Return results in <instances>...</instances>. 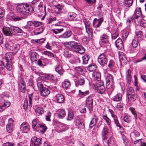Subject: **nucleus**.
<instances>
[{
	"mask_svg": "<svg viewBox=\"0 0 146 146\" xmlns=\"http://www.w3.org/2000/svg\"><path fill=\"white\" fill-rule=\"evenodd\" d=\"M75 52L82 54L85 52L84 48L79 43L76 42L74 50Z\"/></svg>",
	"mask_w": 146,
	"mask_h": 146,
	"instance_id": "0eeeda50",
	"label": "nucleus"
},
{
	"mask_svg": "<svg viewBox=\"0 0 146 146\" xmlns=\"http://www.w3.org/2000/svg\"><path fill=\"white\" fill-rule=\"evenodd\" d=\"M94 85L98 93L102 94L105 92V88L104 83H96V84H94Z\"/></svg>",
	"mask_w": 146,
	"mask_h": 146,
	"instance_id": "20e7f679",
	"label": "nucleus"
},
{
	"mask_svg": "<svg viewBox=\"0 0 146 146\" xmlns=\"http://www.w3.org/2000/svg\"><path fill=\"white\" fill-rule=\"evenodd\" d=\"M55 70L60 75H63V71L62 70V66L60 65H58L56 68Z\"/></svg>",
	"mask_w": 146,
	"mask_h": 146,
	"instance_id": "2f4dec72",
	"label": "nucleus"
},
{
	"mask_svg": "<svg viewBox=\"0 0 146 146\" xmlns=\"http://www.w3.org/2000/svg\"><path fill=\"white\" fill-rule=\"evenodd\" d=\"M11 28H12V30L15 33H23L22 29L18 27L13 26L11 27Z\"/></svg>",
	"mask_w": 146,
	"mask_h": 146,
	"instance_id": "bb28decb",
	"label": "nucleus"
},
{
	"mask_svg": "<svg viewBox=\"0 0 146 146\" xmlns=\"http://www.w3.org/2000/svg\"><path fill=\"white\" fill-rule=\"evenodd\" d=\"M37 54L35 52H33L31 53V59L33 62L36 61V60Z\"/></svg>",
	"mask_w": 146,
	"mask_h": 146,
	"instance_id": "7c9ffc66",
	"label": "nucleus"
},
{
	"mask_svg": "<svg viewBox=\"0 0 146 146\" xmlns=\"http://www.w3.org/2000/svg\"><path fill=\"white\" fill-rule=\"evenodd\" d=\"M133 0H126L125 1V5L127 7H129L132 5Z\"/></svg>",
	"mask_w": 146,
	"mask_h": 146,
	"instance_id": "49530a36",
	"label": "nucleus"
},
{
	"mask_svg": "<svg viewBox=\"0 0 146 146\" xmlns=\"http://www.w3.org/2000/svg\"><path fill=\"white\" fill-rule=\"evenodd\" d=\"M140 25L144 27H146V20L144 19L141 20L140 22Z\"/></svg>",
	"mask_w": 146,
	"mask_h": 146,
	"instance_id": "338daca9",
	"label": "nucleus"
},
{
	"mask_svg": "<svg viewBox=\"0 0 146 146\" xmlns=\"http://www.w3.org/2000/svg\"><path fill=\"white\" fill-rule=\"evenodd\" d=\"M41 138H37L34 136L31 138V141L33 143L30 144V146H39L42 143Z\"/></svg>",
	"mask_w": 146,
	"mask_h": 146,
	"instance_id": "423d86ee",
	"label": "nucleus"
},
{
	"mask_svg": "<svg viewBox=\"0 0 146 146\" xmlns=\"http://www.w3.org/2000/svg\"><path fill=\"white\" fill-rule=\"evenodd\" d=\"M57 102L59 103L63 102L65 100L64 96L61 94H58L55 96Z\"/></svg>",
	"mask_w": 146,
	"mask_h": 146,
	"instance_id": "f3484780",
	"label": "nucleus"
},
{
	"mask_svg": "<svg viewBox=\"0 0 146 146\" xmlns=\"http://www.w3.org/2000/svg\"><path fill=\"white\" fill-rule=\"evenodd\" d=\"M131 117L129 115H126L123 118L124 121L127 123H129L131 121Z\"/></svg>",
	"mask_w": 146,
	"mask_h": 146,
	"instance_id": "3c124183",
	"label": "nucleus"
},
{
	"mask_svg": "<svg viewBox=\"0 0 146 146\" xmlns=\"http://www.w3.org/2000/svg\"><path fill=\"white\" fill-rule=\"evenodd\" d=\"M76 70L79 73H82L83 71V70L80 67H77L75 68Z\"/></svg>",
	"mask_w": 146,
	"mask_h": 146,
	"instance_id": "774afa93",
	"label": "nucleus"
},
{
	"mask_svg": "<svg viewBox=\"0 0 146 146\" xmlns=\"http://www.w3.org/2000/svg\"><path fill=\"white\" fill-rule=\"evenodd\" d=\"M66 127V125L65 124L59 123L57 124L56 130L58 132H61L65 131Z\"/></svg>",
	"mask_w": 146,
	"mask_h": 146,
	"instance_id": "f8f14e48",
	"label": "nucleus"
},
{
	"mask_svg": "<svg viewBox=\"0 0 146 146\" xmlns=\"http://www.w3.org/2000/svg\"><path fill=\"white\" fill-rule=\"evenodd\" d=\"M72 34V32L70 30L68 31L61 35L60 37L63 38H67L70 37Z\"/></svg>",
	"mask_w": 146,
	"mask_h": 146,
	"instance_id": "412c9836",
	"label": "nucleus"
},
{
	"mask_svg": "<svg viewBox=\"0 0 146 146\" xmlns=\"http://www.w3.org/2000/svg\"><path fill=\"white\" fill-rule=\"evenodd\" d=\"M43 53L44 54L48 55V56H50L52 57H53L54 56V54L48 51H44V52Z\"/></svg>",
	"mask_w": 146,
	"mask_h": 146,
	"instance_id": "052dcab7",
	"label": "nucleus"
},
{
	"mask_svg": "<svg viewBox=\"0 0 146 146\" xmlns=\"http://www.w3.org/2000/svg\"><path fill=\"white\" fill-rule=\"evenodd\" d=\"M129 110L131 111L132 114L134 115L135 119H137V114L135 109L133 107H130L129 108Z\"/></svg>",
	"mask_w": 146,
	"mask_h": 146,
	"instance_id": "79ce46f5",
	"label": "nucleus"
},
{
	"mask_svg": "<svg viewBox=\"0 0 146 146\" xmlns=\"http://www.w3.org/2000/svg\"><path fill=\"white\" fill-rule=\"evenodd\" d=\"M56 114L57 117L61 119L63 118L66 116L65 111L62 109L58 110L56 111Z\"/></svg>",
	"mask_w": 146,
	"mask_h": 146,
	"instance_id": "dca6fc26",
	"label": "nucleus"
},
{
	"mask_svg": "<svg viewBox=\"0 0 146 146\" xmlns=\"http://www.w3.org/2000/svg\"><path fill=\"white\" fill-rule=\"evenodd\" d=\"M76 43V42L74 41L65 42L64 43V45L66 47L74 50Z\"/></svg>",
	"mask_w": 146,
	"mask_h": 146,
	"instance_id": "2eb2a0df",
	"label": "nucleus"
},
{
	"mask_svg": "<svg viewBox=\"0 0 146 146\" xmlns=\"http://www.w3.org/2000/svg\"><path fill=\"white\" fill-rule=\"evenodd\" d=\"M10 102L5 100L4 98L1 99L0 101V111H3L10 105Z\"/></svg>",
	"mask_w": 146,
	"mask_h": 146,
	"instance_id": "7ed1b4c3",
	"label": "nucleus"
},
{
	"mask_svg": "<svg viewBox=\"0 0 146 146\" xmlns=\"http://www.w3.org/2000/svg\"><path fill=\"white\" fill-rule=\"evenodd\" d=\"M90 57L87 54H86L83 56L82 57L83 64H87L90 59Z\"/></svg>",
	"mask_w": 146,
	"mask_h": 146,
	"instance_id": "e433bc0d",
	"label": "nucleus"
},
{
	"mask_svg": "<svg viewBox=\"0 0 146 146\" xmlns=\"http://www.w3.org/2000/svg\"><path fill=\"white\" fill-rule=\"evenodd\" d=\"M122 95L121 94H118L113 97V100L115 102H117L121 100L122 99Z\"/></svg>",
	"mask_w": 146,
	"mask_h": 146,
	"instance_id": "b1692460",
	"label": "nucleus"
},
{
	"mask_svg": "<svg viewBox=\"0 0 146 146\" xmlns=\"http://www.w3.org/2000/svg\"><path fill=\"white\" fill-rule=\"evenodd\" d=\"M132 94H135L134 90L131 87L129 88L127 90V96Z\"/></svg>",
	"mask_w": 146,
	"mask_h": 146,
	"instance_id": "a19ab883",
	"label": "nucleus"
},
{
	"mask_svg": "<svg viewBox=\"0 0 146 146\" xmlns=\"http://www.w3.org/2000/svg\"><path fill=\"white\" fill-rule=\"evenodd\" d=\"M108 133V129L107 127H105L103 128L102 132V135H106Z\"/></svg>",
	"mask_w": 146,
	"mask_h": 146,
	"instance_id": "4d7b16f0",
	"label": "nucleus"
},
{
	"mask_svg": "<svg viewBox=\"0 0 146 146\" xmlns=\"http://www.w3.org/2000/svg\"><path fill=\"white\" fill-rule=\"evenodd\" d=\"M20 47V44H15L12 46V50L16 53L17 52Z\"/></svg>",
	"mask_w": 146,
	"mask_h": 146,
	"instance_id": "473e14b6",
	"label": "nucleus"
},
{
	"mask_svg": "<svg viewBox=\"0 0 146 146\" xmlns=\"http://www.w3.org/2000/svg\"><path fill=\"white\" fill-rule=\"evenodd\" d=\"M123 106L124 104L123 102H120L117 104L116 108L119 109L120 110H123Z\"/></svg>",
	"mask_w": 146,
	"mask_h": 146,
	"instance_id": "a18cd8bd",
	"label": "nucleus"
},
{
	"mask_svg": "<svg viewBox=\"0 0 146 146\" xmlns=\"http://www.w3.org/2000/svg\"><path fill=\"white\" fill-rule=\"evenodd\" d=\"M135 14L136 15L141 16L142 15V13L141 9L140 8H137L135 11Z\"/></svg>",
	"mask_w": 146,
	"mask_h": 146,
	"instance_id": "603ef678",
	"label": "nucleus"
},
{
	"mask_svg": "<svg viewBox=\"0 0 146 146\" xmlns=\"http://www.w3.org/2000/svg\"><path fill=\"white\" fill-rule=\"evenodd\" d=\"M115 65L114 61L113 60H111L108 63V68L111 70H113L115 68Z\"/></svg>",
	"mask_w": 146,
	"mask_h": 146,
	"instance_id": "c756f323",
	"label": "nucleus"
},
{
	"mask_svg": "<svg viewBox=\"0 0 146 146\" xmlns=\"http://www.w3.org/2000/svg\"><path fill=\"white\" fill-rule=\"evenodd\" d=\"M33 98V94H30L29 96V106L30 107H31L32 103Z\"/></svg>",
	"mask_w": 146,
	"mask_h": 146,
	"instance_id": "864d4df0",
	"label": "nucleus"
},
{
	"mask_svg": "<svg viewBox=\"0 0 146 146\" xmlns=\"http://www.w3.org/2000/svg\"><path fill=\"white\" fill-rule=\"evenodd\" d=\"M33 23L35 27H38L42 25V23L41 22L36 21H33Z\"/></svg>",
	"mask_w": 146,
	"mask_h": 146,
	"instance_id": "0e129e2a",
	"label": "nucleus"
},
{
	"mask_svg": "<svg viewBox=\"0 0 146 146\" xmlns=\"http://www.w3.org/2000/svg\"><path fill=\"white\" fill-rule=\"evenodd\" d=\"M9 62H6V65L5 64L4 67H5L7 70H11L12 69V66L11 65L9 64Z\"/></svg>",
	"mask_w": 146,
	"mask_h": 146,
	"instance_id": "6e6d98bb",
	"label": "nucleus"
},
{
	"mask_svg": "<svg viewBox=\"0 0 146 146\" xmlns=\"http://www.w3.org/2000/svg\"><path fill=\"white\" fill-rule=\"evenodd\" d=\"M70 83H62V86L63 88L67 89L69 88L70 86Z\"/></svg>",
	"mask_w": 146,
	"mask_h": 146,
	"instance_id": "bf43d9fd",
	"label": "nucleus"
},
{
	"mask_svg": "<svg viewBox=\"0 0 146 146\" xmlns=\"http://www.w3.org/2000/svg\"><path fill=\"white\" fill-rule=\"evenodd\" d=\"M79 109L80 112L82 113H85L86 112V109L84 106H80Z\"/></svg>",
	"mask_w": 146,
	"mask_h": 146,
	"instance_id": "13d9d810",
	"label": "nucleus"
},
{
	"mask_svg": "<svg viewBox=\"0 0 146 146\" xmlns=\"http://www.w3.org/2000/svg\"><path fill=\"white\" fill-rule=\"evenodd\" d=\"M2 146H15V145L13 143L7 142L6 143H4Z\"/></svg>",
	"mask_w": 146,
	"mask_h": 146,
	"instance_id": "e2e57ef3",
	"label": "nucleus"
},
{
	"mask_svg": "<svg viewBox=\"0 0 146 146\" xmlns=\"http://www.w3.org/2000/svg\"><path fill=\"white\" fill-rule=\"evenodd\" d=\"M74 117V113L72 111H69L68 113V117L67 118V120L69 121L72 120L73 119Z\"/></svg>",
	"mask_w": 146,
	"mask_h": 146,
	"instance_id": "58836bf2",
	"label": "nucleus"
},
{
	"mask_svg": "<svg viewBox=\"0 0 146 146\" xmlns=\"http://www.w3.org/2000/svg\"><path fill=\"white\" fill-rule=\"evenodd\" d=\"M12 28L10 29L8 27H4L2 29V31L4 34L6 36H12L13 33L12 31Z\"/></svg>",
	"mask_w": 146,
	"mask_h": 146,
	"instance_id": "9d476101",
	"label": "nucleus"
},
{
	"mask_svg": "<svg viewBox=\"0 0 146 146\" xmlns=\"http://www.w3.org/2000/svg\"><path fill=\"white\" fill-rule=\"evenodd\" d=\"M119 58L121 62H125L127 61V59L123 53L119 56Z\"/></svg>",
	"mask_w": 146,
	"mask_h": 146,
	"instance_id": "c03bdc74",
	"label": "nucleus"
},
{
	"mask_svg": "<svg viewBox=\"0 0 146 146\" xmlns=\"http://www.w3.org/2000/svg\"><path fill=\"white\" fill-rule=\"evenodd\" d=\"M127 98H128V100L131 102H134L135 100V94L127 96Z\"/></svg>",
	"mask_w": 146,
	"mask_h": 146,
	"instance_id": "de8ad7c7",
	"label": "nucleus"
},
{
	"mask_svg": "<svg viewBox=\"0 0 146 146\" xmlns=\"http://www.w3.org/2000/svg\"><path fill=\"white\" fill-rule=\"evenodd\" d=\"M5 62L3 60L0 61V74H4V65Z\"/></svg>",
	"mask_w": 146,
	"mask_h": 146,
	"instance_id": "cd10ccee",
	"label": "nucleus"
},
{
	"mask_svg": "<svg viewBox=\"0 0 146 146\" xmlns=\"http://www.w3.org/2000/svg\"><path fill=\"white\" fill-rule=\"evenodd\" d=\"M32 128L36 131H38L39 130V124L37 123V120L36 119H34L32 121Z\"/></svg>",
	"mask_w": 146,
	"mask_h": 146,
	"instance_id": "6ab92c4d",
	"label": "nucleus"
},
{
	"mask_svg": "<svg viewBox=\"0 0 146 146\" xmlns=\"http://www.w3.org/2000/svg\"><path fill=\"white\" fill-rule=\"evenodd\" d=\"M20 128L23 132L27 133L30 130L29 125L27 123L24 122L21 125Z\"/></svg>",
	"mask_w": 146,
	"mask_h": 146,
	"instance_id": "6e6552de",
	"label": "nucleus"
},
{
	"mask_svg": "<svg viewBox=\"0 0 146 146\" xmlns=\"http://www.w3.org/2000/svg\"><path fill=\"white\" fill-rule=\"evenodd\" d=\"M37 85L42 96L44 97L49 94L50 91L48 89L44 87L42 83H37Z\"/></svg>",
	"mask_w": 146,
	"mask_h": 146,
	"instance_id": "f03ea898",
	"label": "nucleus"
},
{
	"mask_svg": "<svg viewBox=\"0 0 146 146\" xmlns=\"http://www.w3.org/2000/svg\"><path fill=\"white\" fill-rule=\"evenodd\" d=\"M112 117L113 118L114 123L117 127H119V129H121L122 127L119 123L117 116L115 115Z\"/></svg>",
	"mask_w": 146,
	"mask_h": 146,
	"instance_id": "a878e982",
	"label": "nucleus"
},
{
	"mask_svg": "<svg viewBox=\"0 0 146 146\" xmlns=\"http://www.w3.org/2000/svg\"><path fill=\"white\" fill-rule=\"evenodd\" d=\"M95 79L97 81H99L101 79V74L98 72H96L94 75Z\"/></svg>",
	"mask_w": 146,
	"mask_h": 146,
	"instance_id": "09e8293b",
	"label": "nucleus"
},
{
	"mask_svg": "<svg viewBox=\"0 0 146 146\" xmlns=\"http://www.w3.org/2000/svg\"><path fill=\"white\" fill-rule=\"evenodd\" d=\"M17 11L22 15H27L33 13L34 11L33 7L27 4H21L17 7Z\"/></svg>",
	"mask_w": 146,
	"mask_h": 146,
	"instance_id": "f257e3e1",
	"label": "nucleus"
},
{
	"mask_svg": "<svg viewBox=\"0 0 146 146\" xmlns=\"http://www.w3.org/2000/svg\"><path fill=\"white\" fill-rule=\"evenodd\" d=\"M77 15L73 12H70L68 14V18L70 21H75L76 20Z\"/></svg>",
	"mask_w": 146,
	"mask_h": 146,
	"instance_id": "a211bd4d",
	"label": "nucleus"
},
{
	"mask_svg": "<svg viewBox=\"0 0 146 146\" xmlns=\"http://www.w3.org/2000/svg\"><path fill=\"white\" fill-rule=\"evenodd\" d=\"M13 125L7 124L6 126V129L7 131L9 133H11L13 131Z\"/></svg>",
	"mask_w": 146,
	"mask_h": 146,
	"instance_id": "8fccbe9b",
	"label": "nucleus"
},
{
	"mask_svg": "<svg viewBox=\"0 0 146 146\" xmlns=\"http://www.w3.org/2000/svg\"><path fill=\"white\" fill-rule=\"evenodd\" d=\"M106 86L108 89H110L111 90H113V83H106Z\"/></svg>",
	"mask_w": 146,
	"mask_h": 146,
	"instance_id": "37998d69",
	"label": "nucleus"
},
{
	"mask_svg": "<svg viewBox=\"0 0 146 146\" xmlns=\"http://www.w3.org/2000/svg\"><path fill=\"white\" fill-rule=\"evenodd\" d=\"M39 128H40L42 130H40V132L42 133H44L46 131L47 129V127L45 125L44 123L40 124H39Z\"/></svg>",
	"mask_w": 146,
	"mask_h": 146,
	"instance_id": "c85d7f7f",
	"label": "nucleus"
},
{
	"mask_svg": "<svg viewBox=\"0 0 146 146\" xmlns=\"http://www.w3.org/2000/svg\"><path fill=\"white\" fill-rule=\"evenodd\" d=\"M101 40L103 43H108L109 42V36L106 34H103L101 37Z\"/></svg>",
	"mask_w": 146,
	"mask_h": 146,
	"instance_id": "5701e85b",
	"label": "nucleus"
},
{
	"mask_svg": "<svg viewBox=\"0 0 146 146\" xmlns=\"http://www.w3.org/2000/svg\"><path fill=\"white\" fill-rule=\"evenodd\" d=\"M98 120V118L97 117L94 115L90 122L89 125L90 127L91 128H92L96 124Z\"/></svg>",
	"mask_w": 146,
	"mask_h": 146,
	"instance_id": "aec40b11",
	"label": "nucleus"
},
{
	"mask_svg": "<svg viewBox=\"0 0 146 146\" xmlns=\"http://www.w3.org/2000/svg\"><path fill=\"white\" fill-rule=\"evenodd\" d=\"M116 47L119 50H122L124 48V45L121 39L118 38L115 42Z\"/></svg>",
	"mask_w": 146,
	"mask_h": 146,
	"instance_id": "9b49d317",
	"label": "nucleus"
},
{
	"mask_svg": "<svg viewBox=\"0 0 146 146\" xmlns=\"http://www.w3.org/2000/svg\"><path fill=\"white\" fill-rule=\"evenodd\" d=\"M126 77L128 82L131 81V72L130 70H128L126 73Z\"/></svg>",
	"mask_w": 146,
	"mask_h": 146,
	"instance_id": "72a5a7b5",
	"label": "nucleus"
},
{
	"mask_svg": "<svg viewBox=\"0 0 146 146\" xmlns=\"http://www.w3.org/2000/svg\"><path fill=\"white\" fill-rule=\"evenodd\" d=\"M14 54L12 52H8L5 54V58H3V61L4 62L5 61L6 62H10V61H11L13 59Z\"/></svg>",
	"mask_w": 146,
	"mask_h": 146,
	"instance_id": "1a4fd4ad",
	"label": "nucleus"
},
{
	"mask_svg": "<svg viewBox=\"0 0 146 146\" xmlns=\"http://www.w3.org/2000/svg\"><path fill=\"white\" fill-rule=\"evenodd\" d=\"M86 102V105L88 108L89 110H92L93 107V100L92 97L91 96L88 97L87 98Z\"/></svg>",
	"mask_w": 146,
	"mask_h": 146,
	"instance_id": "4468645a",
	"label": "nucleus"
},
{
	"mask_svg": "<svg viewBox=\"0 0 146 146\" xmlns=\"http://www.w3.org/2000/svg\"><path fill=\"white\" fill-rule=\"evenodd\" d=\"M12 19L15 21H19L23 19V17L17 16H13L12 17Z\"/></svg>",
	"mask_w": 146,
	"mask_h": 146,
	"instance_id": "5fc2aeb1",
	"label": "nucleus"
},
{
	"mask_svg": "<svg viewBox=\"0 0 146 146\" xmlns=\"http://www.w3.org/2000/svg\"><path fill=\"white\" fill-rule=\"evenodd\" d=\"M97 66L96 64L92 63L89 65L87 68V69L90 72H92L95 71L96 69Z\"/></svg>",
	"mask_w": 146,
	"mask_h": 146,
	"instance_id": "393cba45",
	"label": "nucleus"
},
{
	"mask_svg": "<svg viewBox=\"0 0 146 146\" xmlns=\"http://www.w3.org/2000/svg\"><path fill=\"white\" fill-rule=\"evenodd\" d=\"M106 80V82H113V77L110 74H108L107 75Z\"/></svg>",
	"mask_w": 146,
	"mask_h": 146,
	"instance_id": "4c0bfd02",
	"label": "nucleus"
},
{
	"mask_svg": "<svg viewBox=\"0 0 146 146\" xmlns=\"http://www.w3.org/2000/svg\"><path fill=\"white\" fill-rule=\"evenodd\" d=\"M103 119L105 120L108 125H110L111 123V121L110 119L107 117L106 115H103Z\"/></svg>",
	"mask_w": 146,
	"mask_h": 146,
	"instance_id": "ea45409f",
	"label": "nucleus"
},
{
	"mask_svg": "<svg viewBox=\"0 0 146 146\" xmlns=\"http://www.w3.org/2000/svg\"><path fill=\"white\" fill-rule=\"evenodd\" d=\"M133 19L134 18L133 17H130L127 19L126 21V23L127 25L129 26L130 25L131 22L133 21Z\"/></svg>",
	"mask_w": 146,
	"mask_h": 146,
	"instance_id": "680f3d73",
	"label": "nucleus"
},
{
	"mask_svg": "<svg viewBox=\"0 0 146 146\" xmlns=\"http://www.w3.org/2000/svg\"><path fill=\"white\" fill-rule=\"evenodd\" d=\"M139 44L138 42H137L135 40H134L132 43V46L134 48H136L138 46Z\"/></svg>",
	"mask_w": 146,
	"mask_h": 146,
	"instance_id": "69168bd1",
	"label": "nucleus"
},
{
	"mask_svg": "<svg viewBox=\"0 0 146 146\" xmlns=\"http://www.w3.org/2000/svg\"><path fill=\"white\" fill-rule=\"evenodd\" d=\"M44 110L42 107H37L35 110V111L37 115H39L44 113Z\"/></svg>",
	"mask_w": 146,
	"mask_h": 146,
	"instance_id": "4be33fe9",
	"label": "nucleus"
},
{
	"mask_svg": "<svg viewBox=\"0 0 146 146\" xmlns=\"http://www.w3.org/2000/svg\"><path fill=\"white\" fill-rule=\"evenodd\" d=\"M74 78L75 82H84L85 81L84 78L80 76L78 77L75 76Z\"/></svg>",
	"mask_w": 146,
	"mask_h": 146,
	"instance_id": "c9c22d12",
	"label": "nucleus"
},
{
	"mask_svg": "<svg viewBox=\"0 0 146 146\" xmlns=\"http://www.w3.org/2000/svg\"><path fill=\"white\" fill-rule=\"evenodd\" d=\"M76 125L78 128L80 129L84 128L85 126L83 122L81 121L80 119L78 117H77L75 119Z\"/></svg>",
	"mask_w": 146,
	"mask_h": 146,
	"instance_id": "ddd939ff",
	"label": "nucleus"
},
{
	"mask_svg": "<svg viewBox=\"0 0 146 146\" xmlns=\"http://www.w3.org/2000/svg\"><path fill=\"white\" fill-rule=\"evenodd\" d=\"M18 84L19 85V88L21 92H25L26 89V85L25 83H19Z\"/></svg>",
	"mask_w": 146,
	"mask_h": 146,
	"instance_id": "f704fd0d",
	"label": "nucleus"
},
{
	"mask_svg": "<svg viewBox=\"0 0 146 146\" xmlns=\"http://www.w3.org/2000/svg\"><path fill=\"white\" fill-rule=\"evenodd\" d=\"M98 60V62L103 66L106 65L108 62L107 58L103 53L99 55Z\"/></svg>",
	"mask_w": 146,
	"mask_h": 146,
	"instance_id": "39448f33",
	"label": "nucleus"
}]
</instances>
